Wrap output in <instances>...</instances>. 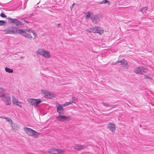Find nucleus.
<instances>
[{"instance_id":"30","label":"nucleus","mask_w":154,"mask_h":154,"mask_svg":"<svg viewBox=\"0 0 154 154\" xmlns=\"http://www.w3.org/2000/svg\"><path fill=\"white\" fill-rule=\"evenodd\" d=\"M147 7H143L141 8L140 10V11L142 12L143 13L147 9Z\"/></svg>"},{"instance_id":"22","label":"nucleus","mask_w":154,"mask_h":154,"mask_svg":"<svg viewBox=\"0 0 154 154\" xmlns=\"http://www.w3.org/2000/svg\"><path fill=\"white\" fill-rule=\"evenodd\" d=\"M5 71L8 73H12L13 72V70L11 69H10L8 67H6L5 68Z\"/></svg>"},{"instance_id":"11","label":"nucleus","mask_w":154,"mask_h":154,"mask_svg":"<svg viewBox=\"0 0 154 154\" xmlns=\"http://www.w3.org/2000/svg\"><path fill=\"white\" fill-rule=\"evenodd\" d=\"M57 111L59 115L64 114V110L60 105L57 106Z\"/></svg>"},{"instance_id":"39","label":"nucleus","mask_w":154,"mask_h":154,"mask_svg":"<svg viewBox=\"0 0 154 154\" xmlns=\"http://www.w3.org/2000/svg\"><path fill=\"white\" fill-rule=\"evenodd\" d=\"M60 24H57V26L58 27H59V26H60Z\"/></svg>"},{"instance_id":"24","label":"nucleus","mask_w":154,"mask_h":154,"mask_svg":"<svg viewBox=\"0 0 154 154\" xmlns=\"http://www.w3.org/2000/svg\"><path fill=\"white\" fill-rule=\"evenodd\" d=\"M108 3V5H110V2L108 0H103L102 1L99 3V4H106Z\"/></svg>"},{"instance_id":"27","label":"nucleus","mask_w":154,"mask_h":154,"mask_svg":"<svg viewBox=\"0 0 154 154\" xmlns=\"http://www.w3.org/2000/svg\"><path fill=\"white\" fill-rule=\"evenodd\" d=\"M8 20L9 21H11V22L14 23H16V22L17 21V20L16 19H12L11 18H9L8 19Z\"/></svg>"},{"instance_id":"37","label":"nucleus","mask_w":154,"mask_h":154,"mask_svg":"<svg viewBox=\"0 0 154 154\" xmlns=\"http://www.w3.org/2000/svg\"><path fill=\"white\" fill-rule=\"evenodd\" d=\"M69 104H70V103H69V102H66L63 105L64 106H67Z\"/></svg>"},{"instance_id":"36","label":"nucleus","mask_w":154,"mask_h":154,"mask_svg":"<svg viewBox=\"0 0 154 154\" xmlns=\"http://www.w3.org/2000/svg\"><path fill=\"white\" fill-rule=\"evenodd\" d=\"M0 16L3 18H5L6 17V16L3 13H1L0 14Z\"/></svg>"},{"instance_id":"28","label":"nucleus","mask_w":154,"mask_h":154,"mask_svg":"<svg viewBox=\"0 0 154 154\" xmlns=\"http://www.w3.org/2000/svg\"><path fill=\"white\" fill-rule=\"evenodd\" d=\"M42 93H43L44 95V97H45L46 96H48V93H50V92L47 91H44V90L42 91Z\"/></svg>"},{"instance_id":"34","label":"nucleus","mask_w":154,"mask_h":154,"mask_svg":"<svg viewBox=\"0 0 154 154\" xmlns=\"http://www.w3.org/2000/svg\"><path fill=\"white\" fill-rule=\"evenodd\" d=\"M125 60L124 58L122 59L120 61H118L117 63H122L125 62Z\"/></svg>"},{"instance_id":"16","label":"nucleus","mask_w":154,"mask_h":154,"mask_svg":"<svg viewBox=\"0 0 154 154\" xmlns=\"http://www.w3.org/2000/svg\"><path fill=\"white\" fill-rule=\"evenodd\" d=\"M121 65L124 69H126L128 68L129 65L126 62H125L123 63H121Z\"/></svg>"},{"instance_id":"20","label":"nucleus","mask_w":154,"mask_h":154,"mask_svg":"<svg viewBox=\"0 0 154 154\" xmlns=\"http://www.w3.org/2000/svg\"><path fill=\"white\" fill-rule=\"evenodd\" d=\"M86 31L87 32H92L93 33H95V29L94 28V27H93L92 28L88 29L86 30Z\"/></svg>"},{"instance_id":"15","label":"nucleus","mask_w":154,"mask_h":154,"mask_svg":"<svg viewBox=\"0 0 154 154\" xmlns=\"http://www.w3.org/2000/svg\"><path fill=\"white\" fill-rule=\"evenodd\" d=\"M45 51L43 49H38L36 51V53L37 54H40L43 56L44 54Z\"/></svg>"},{"instance_id":"14","label":"nucleus","mask_w":154,"mask_h":154,"mask_svg":"<svg viewBox=\"0 0 154 154\" xmlns=\"http://www.w3.org/2000/svg\"><path fill=\"white\" fill-rule=\"evenodd\" d=\"M95 29V33H97L101 34L104 32L103 30L101 27H94Z\"/></svg>"},{"instance_id":"32","label":"nucleus","mask_w":154,"mask_h":154,"mask_svg":"<svg viewBox=\"0 0 154 154\" xmlns=\"http://www.w3.org/2000/svg\"><path fill=\"white\" fill-rule=\"evenodd\" d=\"M91 16V13L89 12H87V14L85 16V18L87 19L88 18L90 17Z\"/></svg>"},{"instance_id":"26","label":"nucleus","mask_w":154,"mask_h":154,"mask_svg":"<svg viewBox=\"0 0 154 154\" xmlns=\"http://www.w3.org/2000/svg\"><path fill=\"white\" fill-rule=\"evenodd\" d=\"M22 103L21 102H20V101H18V102H17L16 103H15V105H16V106H18L20 108H21L22 107Z\"/></svg>"},{"instance_id":"8","label":"nucleus","mask_w":154,"mask_h":154,"mask_svg":"<svg viewBox=\"0 0 154 154\" xmlns=\"http://www.w3.org/2000/svg\"><path fill=\"white\" fill-rule=\"evenodd\" d=\"M2 100L5 103V104L8 106L10 105L11 103V100L9 96L6 95L2 99Z\"/></svg>"},{"instance_id":"29","label":"nucleus","mask_w":154,"mask_h":154,"mask_svg":"<svg viewBox=\"0 0 154 154\" xmlns=\"http://www.w3.org/2000/svg\"><path fill=\"white\" fill-rule=\"evenodd\" d=\"M30 32L32 33L34 35V38H33L34 39H35L37 38V34L35 33L34 31L31 29Z\"/></svg>"},{"instance_id":"5","label":"nucleus","mask_w":154,"mask_h":154,"mask_svg":"<svg viewBox=\"0 0 154 154\" xmlns=\"http://www.w3.org/2000/svg\"><path fill=\"white\" fill-rule=\"evenodd\" d=\"M27 100L29 102L31 103L32 105L35 107L38 106L39 103L42 101L40 99H28Z\"/></svg>"},{"instance_id":"3","label":"nucleus","mask_w":154,"mask_h":154,"mask_svg":"<svg viewBox=\"0 0 154 154\" xmlns=\"http://www.w3.org/2000/svg\"><path fill=\"white\" fill-rule=\"evenodd\" d=\"M4 31L7 34H17L19 33V29L14 26L8 27L5 29Z\"/></svg>"},{"instance_id":"23","label":"nucleus","mask_w":154,"mask_h":154,"mask_svg":"<svg viewBox=\"0 0 154 154\" xmlns=\"http://www.w3.org/2000/svg\"><path fill=\"white\" fill-rule=\"evenodd\" d=\"M12 103L15 104L17 102L19 101L18 99H16L14 96H12Z\"/></svg>"},{"instance_id":"13","label":"nucleus","mask_w":154,"mask_h":154,"mask_svg":"<svg viewBox=\"0 0 154 154\" xmlns=\"http://www.w3.org/2000/svg\"><path fill=\"white\" fill-rule=\"evenodd\" d=\"M73 147L75 149L79 151L81 149H84L86 146L83 145L77 144L75 146H73Z\"/></svg>"},{"instance_id":"12","label":"nucleus","mask_w":154,"mask_h":154,"mask_svg":"<svg viewBox=\"0 0 154 154\" xmlns=\"http://www.w3.org/2000/svg\"><path fill=\"white\" fill-rule=\"evenodd\" d=\"M116 125L112 123H109L107 125V128L110 130L112 132L115 131L116 130Z\"/></svg>"},{"instance_id":"6","label":"nucleus","mask_w":154,"mask_h":154,"mask_svg":"<svg viewBox=\"0 0 154 154\" xmlns=\"http://www.w3.org/2000/svg\"><path fill=\"white\" fill-rule=\"evenodd\" d=\"M63 114L59 115V116L56 117L57 120L59 121L64 122V121H68L70 120V118L68 116H63Z\"/></svg>"},{"instance_id":"10","label":"nucleus","mask_w":154,"mask_h":154,"mask_svg":"<svg viewBox=\"0 0 154 154\" xmlns=\"http://www.w3.org/2000/svg\"><path fill=\"white\" fill-rule=\"evenodd\" d=\"M7 95V92L4 88H0V97L3 98Z\"/></svg>"},{"instance_id":"2","label":"nucleus","mask_w":154,"mask_h":154,"mask_svg":"<svg viewBox=\"0 0 154 154\" xmlns=\"http://www.w3.org/2000/svg\"><path fill=\"white\" fill-rule=\"evenodd\" d=\"M30 30L31 29H19V34L31 39L32 37L31 34L29 33Z\"/></svg>"},{"instance_id":"19","label":"nucleus","mask_w":154,"mask_h":154,"mask_svg":"<svg viewBox=\"0 0 154 154\" xmlns=\"http://www.w3.org/2000/svg\"><path fill=\"white\" fill-rule=\"evenodd\" d=\"M102 103L103 104V105L106 107L110 106V107H112V108H115L116 107V105H109V103H105L103 102H102Z\"/></svg>"},{"instance_id":"9","label":"nucleus","mask_w":154,"mask_h":154,"mask_svg":"<svg viewBox=\"0 0 154 154\" xmlns=\"http://www.w3.org/2000/svg\"><path fill=\"white\" fill-rule=\"evenodd\" d=\"M92 19V22L95 24H97L98 22L99 21L100 19V16L98 14H96L93 17H91Z\"/></svg>"},{"instance_id":"35","label":"nucleus","mask_w":154,"mask_h":154,"mask_svg":"<svg viewBox=\"0 0 154 154\" xmlns=\"http://www.w3.org/2000/svg\"><path fill=\"white\" fill-rule=\"evenodd\" d=\"M144 78L149 79H150L151 80H152L151 78L150 77L148 76L147 75H144Z\"/></svg>"},{"instance_id":"40","label":"nucleus","mask_w":154,"mask_h":154,"mask_svg":"<svg viewBox=\"0 0 154 154\" xmlns=\"http://www.w3.org/2000/svg\"><path fill=\"white\" fill-rule=\"evenodd\" d=\"M24 58V57H21V58Z\"/></svg>"},{"instance_id":"7","label":"nucleus","mask_w":154,"mask_h":154,"mask_svg":"<svg viewBox=\"0 0 154 154\" xmlns=\"http://www.w3.org/2000/svg\"><path fill=\"white\" fill-rule=\"evenodd\" d=\"M48 152L51 154H63V152L61 150L54 148H51L48 150Z\"/></svg>"},{"instance_id":"31","label":"nucleus","mask_w":154,"mask_h":154,"mask_svg":"<svg viewBox=\"0 0 154 154\" xmlns=\"http://www.w3.org/2000/svg\"><path fill=\"white\" fill-rule=\"evenodd\" d=\"M75 103V97H72V100L69 102V103L72 104V103Z\"/></svg>"},{"instance_id":"21","label":"nucleus","mask_w":154,"mask_h":154,"mask_svg":"<svg viewBox=\"0 0 154 154\" xmlns=\"http://www.w3.org/2000/svg\"><path fill=\"white\" fill-rule=\"evenodd\" d=\"M48 96H45V98H51L54 97V94L52 93L51 92L48 93Z\"/></svg>"},{"instance_id":"38","label":"nucleus","mask_w":154,"mask_h":154,"mask_svg":"<svg viewBox=\"0 0 154 154\" xmlns=\"http://www.w3.org/2000/svg\"><path fill=\"white\" fill-rule=\"evenodd\" d=\"M24 22H26V23H29V21H27L26 20H24Z\"/></svg>"},{"instance_id":"4","label":"nucleus","mask_w":154,"mask_h":154,"mask_svg":"<svg viewBox=\"0 0 154 154\" xmlns=\"http://www.w3.org/2000/svg\"><path fill=\"white\" fill-rule=\"evenodd\" d=\"M148 69L143 67H138L134 70V72L136 73L144 74L147 72Z\"/></svg>"},{"instance_id":"25","label":"nucleus","mask_w":154,"mask_h":154,"mask_svg":"<svg viewBox=\"0 0 154 154\" xmlns=\"http://www.w3.org/2000/svg\"><path fill=\"white\" fill-rule=\"evenodd\" d=\"M16 25L17 26H23V24L19 20H17V21L16 23Z\"/></svg>"},{"instance_id":"18","label":"nucleus","mask_w":154,"mask_h":154,"mask_svg":"<svg viewBox=\"0 0 154 154\" xmlns=\"http://www.w3.org/2000/svg\"><path fill=\"white\" fill-rule=\"evenodd\" d=\"M43 56L46 58H49L50 57V55L48 51H45Z\"/></svg>"},{"instance_id":"33","label":"nucleus","mask_w":154,"mask_h":154,"mask_svg":"<svg viewBox=\"0 0 154 154\" xmlns=\"http://www.w3.org/2000/svg\"><path fill=\"white\" fill-rule=\"evenodd\" d=\"M5 23V22L4 20H0V26L4 25Z\"/></svg>"},{"instance_id":"17","label":"nucleus","mask_w":154,"mask_h":154,"mask_svg":"<svg viewBox=\"0 0 154 154\" xmlns=\"http://www.w3.org/2000/svg\"><path fill=\"white\" fill-rule=\"evenodd\" d=\"M11 130H13L14 131H17L19 129V127L16 124H14L11 125Z\"/></svg>"},{"instance_id":"1","label":"nucleus","mask_w":154,"mask_h":154,"mask_svg":"<svg viewBox=\"0 0 154 154\" xmlns=\"http://www.w3.org/2000/svg\"><path fill=\"white\" fill-rule=\"evenodd\" d=\"M23 129L28 135L32 136L35 138H37L39 135L38 132L31 128L25 127L23 128Z\"/></svg>"}]
</instances>
